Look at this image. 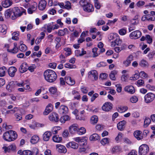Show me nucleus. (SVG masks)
Returning <instances> with one entry per match:
<instances>
[{
  "instance_id": "1",
  "label": "nucleus",
  "mask_w": 155,
  "mask_h": 155,
  "mask_svg": "<svg viewBox=\"0 0 155 155\" xmlns=\"http://www.w3.org/2000/svg\"><path fill=\"white\" fill-rule=\"evenodd\" d=\"M44 76L45 80L50 83H52L55 81L57 77L55 72L50 69L46 70L44 73Z\"/></svg>"
},
{
  "instance_id": "2",
  "label": "nucleus",
  "mask_w": 155,
  "mask_h": 155,
  "mask_svg": "<svg viewBox=\"0 0 155 155\" xmlns=\"http://www.w3.org/2000/svg\"><path fill=\"white\" fill-rule=\"evenodd\" d=\"M17 137L16 133L12 130H10L5 132L3 134V139L8 141H11L15 140Z\"/></svg>"
},
{
  "instance_id": "3",
  "label": "nucleus",
  "mask_w": 155,
  "mask_h": 155,
  "mask_svg": "<svg viewBox=\"0 0 155 155\" xmlns=\"http://www.w3.org/2000/svg\"><path fill=\"white\" fill-rule=\"evenodd\" d=\"M13 15L11 17L12 20L15 19L17 17L21 16L23 13L25 12V11H21L20 8L18 7H15L12 9Z\"/></svg>"
},
{
  "instance_id": "4",
  "label": "nucleus",
  "mask_w": 155,
  "mask_h": 155,
  "mask_svg": "<svg viewBox=\"0 0 155 155\" xmlns=\"http://www.w3.org/2000/svg\"><path fill=\"white\" fill-rule=\"evenodd\" d=\"M149 147L146 144H143L139 147V153L140 155H146L148 152Z\"/></svg>"
},
{
  "instance_id": "5",
  "label": "nucleus",
  "mask_w": 155,
  "mask_h": 155,
  "mask_svg": "<svg viewBox=\"0 0 155 155\" xmlns=\"http://www.w3.org/2000/svg\"><path fill=\"white\" fill-rule=\"evenodd\" d=\"M155 98V94L152 93H148L144 96L145 102L149 103L152 102Z\"/></svg>"
},
{
  "instance_id": "6",
  "label": "nucleus",
  "mask_w": 155,
  "mask_h": 155,
  "mask_svg": "<svg viewBox=\"0 0 155 155\" xmlns=\"http://www.w3.org/2000/svg\"><path fill=\"white\" fill-rule=\"evenodd\" d=\"M38 153V150L36 148H35L33 149L32 151L28 150H23L21 155H37Z\"/></svg>"
},
{
  "instance_id": "7",
  "label": "nucleus",
  "mask_w": 155,
  "mask_h": 155,
  "mask_svg": "<svg viewBox=\"0 0 155 155\" xmlns=\"http://www.w3.org/2000/svg\"><path fill=\"white\" fill-rule=\"evenodd\" d=\"M141 36V32L139 30H137L131 32L129 36L131 39H137L140 38Z\"/></svg>"
},
{
  "instance_id": "8",
  "label": "nucleus",
  "mask_w": 155,
  "mask_h": 155,
  "mask_svg": "<svg viewBox=\"0 0 155 155\" xmlns=\"http://www.w3.org/2000/svg\"><path fill=\"white\" fill-rule=\"evenodd\" d=\"M17 84L16 81L10 82L7 85L6 88L9 91H14Z\"/></svg>"
},
{
  "instance_id": "9",
  "label": "nucleus",
  "mask_w": 155,
  "mask_h": 155,
  "mask_svg": "<svg viewBox=\"0 0 155 155\" xmlns=\"http://www.w3.org/2000/svg\"><path fill=\"white\" fill-rule=\"evenodd\" d=\"M49 119L50 121L55 122H58L59 118L58 114L54 112L51 113L49 117Z\"/></svg>"
},
{
  "instance_id": "10",
  "label": "nucleus",
  "mask_w": 155,
  "mask_h": 155,
  "mask_svg": "<svg viewBox=\"0 0 155 155\" xmlns=\"http://www.w3.org/2000/svg\"><path fill=\"white\" fill-rule=\"evenodd\" d=\"M113 104L110 102H106L102 107V110L105 111H108L112 108Z\"/></svg>"
},
{
  "instance_id": "11",
  "label": "nucleus",
  "mask_w": 155,
  "mask_h": 155,
  "mask_svg": "<svg viewBox=\"0 0 155 155\" xmlns=\"http://www.w3.org/2000/svg\"><path fill=\"white\" fill-rule=\"evenodd\" d=\"M56 147L58 151L60 153H65L67 152V149L65 147L60 144H57Z\"/></svg>"
},
{
  "instance_id": "12",
  "label": "nucleus",
  "mask_w": 155,
  "mask_h": 155,
  "mask_svg": "<svg viewBox=\"0 0 155 155\" xmlns=\"http://www.w3.org/2000/svg\"><path fill=\"white\" fill-rule=\"evenodd\" d=\"M58 111L61 114H66L68 112V109L66 106L61 105Z\"/></svg>"
},
{
  "instance_id": "13",
  "label": "nucleus",
  "mask_w": 155,
  "mask_h": 155,
  "mask_svg": "<svg viewBox=\"0 0 155 155\" xmlns=\"http://www.w3.org/2000/svg\"><path fill=\"white\" fill-rule=\"evenodd\" d=\"M17 70V69L15 67H10L8 70V73L9 75L12 77H14L15 75Z\"/></svg>"
},
{
  "instance_id": "14",
  "label": "nucleus",
  "mask_w": 155,
  "mask_h": 155,
  "mask_svg": "<svg viewBox=\"0 0 155 155\" xmlns=\"http://www.w3.org/2000/svg\"><path fill=\"white\" fill-rule=\"evenodd\" d=\"M133 56L132 55H130L126 60L123 61V64L125 67H127L130 65L131 61L133 60Z\"/></svg>"
},
{
  "instance_id": "15",
  "label": "nucleus",
  "mask_w": 155,
  "mask_h": 155,
  "mask_svg": "<svg viewBox=\"0 0 155 155\" xmlns=\"http://www.w3.org/2000/svg\"><path fill=\"white\" fill-rule=\"evenodd\" d=\"M89 77H93L95 80H97L98 79V74L97 71L95 70H91L88 73Z\"/></svg>"
},
{
  "instance_id": "16",
  "label": "nucleus",
  "mask_w": 155,
  "mask_h": 155,
  "mask_svg": "<svg viewBox=\"0 0 155 155\" xmlns=\"http://www.w3.org/2000/svg\"><path fill=\"white\" fill-rule=\"evenodd\" d=\"M3 148L4 149L5 153L7 152H9L11 151H13L15 150L16 149V146L15 144H13L10 145L7 147H3Z\"/></svg>"
},
{
  "instance_id": "17",
  "label": "nucleus",
  "mask_w": 155,
  "mask_h": 155,
  "mask_svg": "<svg viewBox=\"0 0 155 155\" xmlns=\"http://www.w3.org/2000/svg\"><path fill=\"white\" fill-rule=\"evenodd\" d=\"M140 40L141 41H143L145 40H146L147 43L149 44H151L153 41L152 38L149 35H146L145 37L142 36Z\"/></svg>"
},
{
  "instance_id": "18",
  "label": "nucleus",
  "mask_w": 155,
  "mask_h": 155,
  "mask_svg": "<svg viewBox=\"0 0 155 155\" xmlns=\"http://www.w3.org/2000/svg\"><path fill=\"white\" fill-rule=\"evenodd\" d=\"M84 10L86 12H90L94 11V8L91 4L88 3L87 5L83 8Z\"/></svg>"
},
{
  "instance_id": "19",
  "label": "nucleus",
  "mask_w": 155,
  "mask_h": 155,
  "mask_svg": "<svg viewBox=\"0 0 155 155\" xmlns=\"http://www.w3.org/2000/svg\"><path fill=\"white\" fill-rule=\"evenodd\" d=\"M28 66L26 63H23L20 66L19 71L21 73H23L27 71L28 69Z\"/></svg>"
},
{
  "instance_id": "20",
  "label": "nucleus",
  "mask_w": 155,
  "mask_h": 155,
  "mask_svg": "<svg viewBox=\"0 0 155 155\" xmlns=\"http://www.w3.org/2000/svg\"><path fill=\"white\" fill-rule=\"evenodd\" d=\"M46 4L47 2L45 0H42L40 1L38 5L39 9L41 11L43 10L45 8Z\"/></svg>"
},
{
  "instance_id": "21",
  "label": "nucleus",
  "mask_w": 155,
  "mask_h": 155,
  "mask_svg": "<svg viewBox=\"0 0 155 155\" xmlns=\"http://www.w3.org/2000/svg\"><path fill=\"white\" fill-rule=\"evenodd\" d=\"M125 91L127 92L130 94H133L135 92L134 88L132 86H127L124 88Z\"/></svg>"
},
{
  "instance_id": "22",
  "label": "nucleus",
  "mask_w": 155,
  "mask_h": 155,
  "mask_svg": "<svg viewBox=\"0 0 155 155\" xmlns=\"http://www.w3.org/2000/svg\"><path fill=\"white\" fill-rule=\"evenodd\" d=\"M64 80L66 83L69 85H73L75 84V81L69 76H66Z\"/></svg>"
},
{
  "instance_id": "23",
  "label": "nucleus",
  "mask_w": 155,
  "mask_h": 155,
  "mask_svg": "<svg viewBox=\"0 0 155 155\" xmlns=\"http://www.w3.org/2000/svg\"><path fill=\"white\" fill-rule=\"evenodd\" d=\"M141 131L137 130L135 131L134 133V137L138 140H142L143 138V136L141 135Z\"/></svg>"
},
{
  "instance_id": "24",
  "label": "nucleus",
  "mask_w": 155,
  "mask_h": 155,
  "mask_svg": "<svg viewBox=\"0 0 155 155\" xmlns=\"http://www.w3.org/2000/svg\"><path fill=\"white\" fill-rule=\"evenodd\" d=\"M126 123V121L125 120H122L119 122L117 125L118 130L121 131L123 130Z\"/></svg>"
},
{
  "instance_id": "25",
  "label": "nucleus",
  "mask_w": 155,
  "mask_h": 155,
  "mask_svg": "<svg viewBox=\"0 0 155 155\" xmlns=\"http://www.w3.org/2000/svg\"><path fill=\"white\" fill-rule=\"evenodd\" d=\"M51 135V133L50 131L45 132L43 135V139L45 141H48Z\"/></svg>"
},
{
  "instance_id": "26",
  "label": "nucleus",
  "mask_w": 155,
  "mask_h": 155,
  "mask_svg": "<svg viewBox=\"0 0 155 155\" xmlns=\"http://www.w3.org/2000/svg\"><path fill=\"white\" fill-rule=\"evenodd\" d=\"M12 4V1L11 0H5L2 2V5L4 8H7L10 6Z\"/></svg>"
},
{
  "instance_id": "27",
  "label": "nucleus",
  "mask_w": 155,
  "mask_h": 155,
  "mask_svg": "<svg viewBox=\"0 0 155 155\" xmlns=\"http://www.w3.org/2000/svg\"><path fill=\"white\" fill-rule=\"evenodd\" d=\"M52 105L51 104H48L46 107L43 114L45 115H48L52 110Z\"/></svg>"
},
{
  "instance_id": "28",
  "label": "nucleus",
  "mask_w": 155,
  "mask_h": 155,
  "mask_svg": "<svg viewBox=\"0 0 155 155\" xmlns=\"http://www.w3.org/2000/svg\"><path fill=\"white\" fill-rule=\"evenodd\" d=\"M66 147L68 148L71 147L74 149H77L78 148V145L74 142H71L67 143Z\"/></svg>"
},
{
  "instance_id": "29",
  "label": "nucleus",
  "mask_w": 155,
  "mask_h": 155,
  "mask_svg": "<svg viewBox=\"0 0 155 155\" xmlns=\"http://www.w3.org/2000/svg\"><path fill=\"white\" fill-rule=\"evenodd\" d=\"M12 11V9H9L7 10L5 12V18H11L12 15H13Z\"/></svg>"
},
{
  "instance_id": "30",
  "label": "nucleus",
  "mask_w": 155,
  "mask_h": 155,
  "mask_svg": "<svg viewBox=\"0 0 155 155\" xmlns=\"http://www.w3.org/2000/svg\"><path fill=\"white\" fill-rule=\"evenodd\" d=\"M71 117L68 115L62 116L60 119V121L62 123H64L65 121L70 120Z\"/></svg>"
},
{
  "instance_id": "31",
  "label": "nucleus",
  "mask_w": 155,
  "mask_h": 155,
  "mask_svg": "<svg viewBox=\"0 0 155 155\" xmlns=\"http://www.w3.org/2000/svg\"><path fill=\"white\" fill-rule=\"evenodd\" d=\"M147 57L149 60H152L155 58V51H151L148 54Z\"/></svg>"
},
{
  "instance_id": "32",
  "label": "nucleus",
  "mask_w": 155,
  "mask_h": 155,
  "mask_svg": "<svg viewBox=\"0 0 155 155\" xmlns=\"http://www.w3.org/2000/svg\"><path fill=\"white\" fill-rule=\"evenodd\" d=\"M100 139L98 135L97 134H94L91 136L90 139L91 140L95 141Z\"/></svg>"
},
{
  "instance_id": "33",
  "label": "nucleus",
  "mask_w": 155,
  "mask_h": 155,
  "mask_svg": "<svg viewBox=\"0 0 155 155\" xmlns=\"http://www.w3.org/2000/svg\"><path fill=\"white\" fill-rule=\"evenodd\" d=\"M39 140V137L36 135H34L31 138L30 142L32 144H35Z\"/></svg>"
},
{
  "instance_id": "34",
  "label": "nucleus",
  "mask_w": 155,
  "mask_h": 155,
  "mask_svg": "<svg viewBox=\"0 0 155 155\" xmlns=\"http://www.w3.org/2000/svg\"><path fill=\"white\" fill-rule=\"evenodd\" d=\"M78 128L75 125H72L69 127V131L71 134H74L75 131H78Z\"/></svg>"
},
{
  "instance_id": "35",
  "label": "nucleus",
  "mask_w": 155,
  "mask_h": 155,
  "mask_svg": "<svg viewBox=\"0 0 155 155\" xmlns=\"http://www.w3.org/2000/svg\"><path fill=\"white\" fill-rule=\"evenodd\" d=\"M62 137H59V136L54 135L52 137L53 141L55 142H60L62 140Z\"/></svg>"
},
{
  "instance_id": "36",
  "label": "nucleus",
  "mask_w": 155,
  "mask_h": 155,
  "mask_svg": "<svg viewBox=\"0 0 155 155\" xmlns=\"http://www.w3.org/2000/svg\"><path fill=\"white\" fill-rule=\"evenodd\" d=\"M139 65L143 67H148L149 64L148 62L146 60H141L139 63Z\"/></svg>"
},
{
  "instance_id": "37",
  "label": "nucleus",
  "mask_w": 155,
  "mask_h": 155,
  "mask_svg": "<svg viewBox=\"0 0 155 155\" xmlns=\"http://www.w3.org/2000/svg\"><path fill=\"white\" fill-rule=\"evenodd\" d=\"M6 70V68L5 66L0 68V77L5 76Z\"/></svg>"
},
{
  "instance_id": "38",
  "label": "nucleus",
  "mask_w": 155,
  "mask_h": 155,
  "mask_svg": "<svg viewBox=\"0 0 155 155\" xmlns=\"http://www.w3.org/2000/svg\"><path fill=\"white\" fill-rule=\"evenodd\" d=\"M117 71L116 70L111 71L110 74V78L112 80H115L116 79L115 75L117 74Z\"/></svg>"
},
{
  "instance_id": "39",
  "label": "nucleus",
  "mask_w": 155,
  "mask_h": 155,
  "mask_svg": "<svg viewBox=\"0 0 155 155\" xmlns=\"http://www.w3.org/2000/svg\"><path fill=\"white\" fill-rule=\"evenodd\" d=\"M128 108L127 106L120 107H118L117 110L119 112L122 113L127 111Z\"/></svg>"
},
{
  "instance_id": "40",
  "label": "nucleus",
  "mask_w": 155,
  "mask_h": 155,
  "mask_svg": "<svg viewBox=\"0 0 155 155\" xmlns=\"http://www.w3.org/2000/svg\"><path fill=\"white\" fill-rule=\"evenodd\" d=\"M98 117L96 116H93L91 118V122L92 124H96L98 121Z\"/></svg>"
},
{
  "instance_id": "41",
  "label": "nucleus",
  "mask_w": 155,
  "mask_h": 155,
  "mask_svg": "<svg viewBox=\"0 0 155 155\" xmlns=\"http://www.w3.org/2000/svg\"><path fill=\"white\" fill-rule=\"evenodd\" d=\"M150 119L148 117H146L144 121V127H147L150 124Z\"/></svg>"
},
{
  "instance_id": "42",
  "label": "nucleus",
  "mask_w": 155,
  "mask_h": 155,
  "mask_svg": "<svg viewBox=\"0 0 155 155\" xmlns=\"http://www.w3.org/2000/svg\"><path fill=\"white\" fill-rule=\"evenodd\" d=\"M120 149H121L119 146H115L112 149L111 151L113 153H115L120 151Z\"/></svg>"
},
{
  "instance_id": "43",
  "label": "nucleus",
  "mask_w": 155,
  "mask_h": 155,
  "mask_svg": "<svg viewBox=\"0 0 155 155\" xmlns=\"http://www.w3.org/2000/svg\"><path fill=\"white\" fill-rule=\"evenodd\" d=\"M89 3L88 0H81L79 2L80 5L82 7H84Z\"/></svg>"
},
{
  "instance_id": "44",
  "label": "nucleus",
  "mask_w": 155,
  "mask_h": 155,
  "mask_svg": "<svg viewBox=\"0 0 155 155\" xmlns=\"http://www.w3.org/2000/svg\"><path fill=\"white\" fill-rule=\"evenodd\" d=\"M77 132L78 134L79 135L83 134L85 133V129L84 127H81L79 129H78Z\"/></svg>"
},
{
  "instance_id": "45",
  "label": "nucleus",
  "mask_w": 155,
  "mask_h": 155,
  "mask_svg": "<svg viewBox=\"0 0 155 155\" xmlns=\"http://www.w3.org/2000/svg\"><path fill=\"white\" fill-rule=\"evenodd\" d=\"M27 46L24 44L21 45L19 47V50L21 51H25L27 49Z\"/></svg>"
},
{
  "instance_id": "46",
  "label": "nucleus",
  "mask_w": 155,
  "mask_h": 155,
  "mask_svg": "<svg viewBox=\"0 0 155 155\" xmlns=\"http://www.w3.org/2000/svg\"><path fill=\"white\" fill-rule=\"evenodd\" d=\"M101 143L103 145H105L106 144L109 143V139L108 138H103L101 141Z\"/></svg>"
},
{
  "instance_id": "47",
  "label": "nucleus",
  "mask_w": 155,
  "mask_h": 155,
  "mask_svg": "<svg viewBox=\"0 0 155 155\" xmlns=\"http://www.w3.org/2000/svg\"><path fill=\"white\" fill-rule=\"evenodd\" d=\"M7 51L8 52L13 54H15L18 51V48H14L12 49H7Z\"/></svg>"
},
{
  "instance_id": "48",
  "label": "nucleus",
  "mask_w": 155,
  "mask_h": 155,
  "mask_svg": "<svg viewBox=\"0 0 155 155\" xmlns=\"http://www.w3.org/2000/svg\"><path fill=\"white\" fill-rule=\"evenodd\" d=\"M94 5L95 8L98 9H100L101 5L98 0H94Z\"/></svg>"
},
{
  "instance_id": "49",
  "label": "nucleus",
  "mask_w": 155,
  "mask_h": 155,
  "mask_svg": "<svg viewBox=\"0 0 155 155\" xmlns=\"http://www.w3.org/2000/svg\"><path fill=\"white\" fill-rule=\"evenodd\" d=\"M64 67L66 68H75L76 66L74 65L70 64L69 63H67L64 64Z\"/></svg>"
},
{
  "instance_id": "50",
  "label": "nucleus",
  "mask_w": 155,
  "mask_h": 155,
  "mask_svg": "<svg viewBox=\"0 0 155 155\" xmlns=\"http://www.w3.org/2000/svg\"><path fill=\"white\" fill-rule=\"evenodd\" d=\"M138 15H136L135 16L134 18H133L131 21V25H137L138 23H137L135 21L137 19H138Z\"/></svg>"
},
{
  "instance_id": "51",
  "label": "nucleus",
  "mask_w": 155,
  "mask_h": 155,
  "mask_svg": "<svg viewBox=\"0 0 155 155\" xmlns=\"http://www.w3.org/2000/svg\"><path fill=\"white\" fill-rule=\"evenodd\" d=\"M61 41V38L60 37H57L54 40V41L56 42V47L58 46L59 47L61 45H60V42Z\"/></svg>"
},
{
  "instance_id": "52",
  "label": "nucleus",
  "mask_w": 155,
  "mask_h": 155,
  "mask_svg": "<svg viewBox=\"0 0 155 155\" xmlns=\"http://www.w3.org/2000/svg\"><path fill=\"white\" fill-rule=\"evenodd\" d=\"M98 50V48H94L92 49V52L93 53L94 57H95L98 56V54L97 52V51Z\"/></svg>"
},
{
  "instance_id": "53",
  "label": "nucleus",
  "mask_w": 155,
  "mask_h": 155,
  "mask_svg": "<svg viewBox=\"0 0 155 155\" xmlns=\"http://www.w3.org/2000/svg\"><path fill=\"white\" fill-rule=\"evenodd\" d=\"M65 5L64 6V8L67 9H69L71 8V3L69 1H67L65 2Z\"/></svg>"
},
{
  "instance_id": "54",
  "label": "nucleus",
  "mask_w": 155,
  "mask_h": 155,
  "mask_svg": "<svg viewBox=\"0 0 155 155\" xmlns=\"http://www.w3.org/2000/svg\"><path fill=\"white\" fill-rule=\"evenodd\" d=\"M139 74L141 78H146L147 77V74L143 71H141Z\"/></svg>"
},
{
  "instance_id": "55",
  "label": "nucleus",
  "mask_w": 155,
  "mask_h": 155,
  "mask_svg": "<svg viewBox=\"0 0 155 155\" xmlns=\"http://www.w3.org/2000/svg\"><path fill=\"white\" fill-rule=\"evenodd\" d=\"M130 101L132 103H136L138 101V98L135 96H134L130 98Z\"/></svg>"
},
{
  "instance_id": "56",
  "label": "nucleus",
  "mask_w": 155,
  "mask_h": 155,
  "mask_svg": "<svg viewBox=\"0 0 155 155\" xmlns=\"http://www.w3.org/2000/svg\"><path fill=\"white\" fill-rule=\"evenodd\" d=\"M6 29L5 25H0V32L3 33L6 31Z\"/></svg>"
},
{
  "instance_id": "57",
  "label": "nucleus",
  "mask_w": 155,
  "mask_h": 155,
  "mask_svg": "<svg viewBox=\"0 0 155 155\" xmlns=\"http://www.w3.org/2000/svg\"><path fill=\"white\" fill-rule=\"evenodd\" d=\"M123 134L121 133H119L117 136L115 138L116 141H120L121 140L122 138Z\"/></svg>"
},
{
  "instance_id": "58",
  "label": "nucleus",
  "mask_w": 155,
  "mask_h": 155,
  "mask_svg": "<svg viewBox=\"0 0 155 155\" xmlns=\"http://www.w3.org/2000/svg\"><path fill=\"white\" fill-rule=\"evenodd\" d=\"M49 91L51 94H54L56 92L57 89L55 87H51L49 89Z\"/></svg>"
},
{
  "instance_id": "59",
  "label": "nucleus",
  "mask_w": 155,
  "mask_h": 155,
  "mask_svg": "<svg viewBox=\"0 0 155 155\" xmlns=\"http://www.w3.org/2000/svg\"><path fill=\"white\" fill-rule=\"evenodd\" d=\"M15 115L17 121H19L21 120L22 118L21 115L18 113H16L15 114Z\"/></svg>"
},
{
  "instance_id": "60",
  "label": "nucleus",
  "mask_w": 155,
  "mask_h": 155,
  "mask_svg": "<svg viewBox=\"0 0 155 155\" xmlns=\"http://www.w3.org/2000/svg\"><path fill=\"white\" fill-rule=\"evenodd\" d=\"M107 65V63L104 62H101L97 64V66L98 67H105Z\"/></svg>"
},
{
  "instance_id": "61",
  "label": "nucleus",
  "mask_w": 155,
  "mask_h": 155,
  "mask_svg": "<svg viewBox=\"0 0 155 155\" xmlns=\"http://www.w3.org/2000/svg\"><path fill=\"white\" fill-rule=\"evenodd\" d=\"M139 74H138V73H136L134 75V76L133 77H131L130 78V80H133V79L134 78L133 80H136L139 78Z\"/></svg>"
},
{
  "instance_id": "62",
  "label": "nucleus",
  "mask_w": 155,
  "mask_h": 155,
  "mask_svg": "<svg viewBox=\"0 0 155 155\" xmlns=\"http://www.w3.org/2000/svg\"><path fill=\"white\" fill-rule=\"evenodd\" d=\"M98 94L97 93L94 94L91 98V102H93L95 99L98 97Z\"/></svg>"
},
{
  "instance_id": "63",
  "label": "nucleus",
  "mask_w": 155,
  "mask_h": 155,
  "mask_svg": "<svg viewBox=\"0 0 155 155\" xmlns=\"http://www.w3.org/2000/svg\"><path fill=\"white\" fill-rule=\"evenodd\" d=\"M57 66V64L55 63H51L49 64V66L53 69H55Z\"/></svg>"
},
{
  "instance_id": "64",
  "label": "nucleus",
  "mask_w": 155,
  "mask_h": 155,
  "mask_svg": "<svg viewBox=\"0 0 155 155\" xmlns=\"http://www.w3.org/2000/svg\"><path fill=\"white\" fill-rule=\"evenodd\" d=\"M145 2L142 1H138L137 3V5L138 7L144 5L145 4Z\"/></svg>"
}]
</instances>
